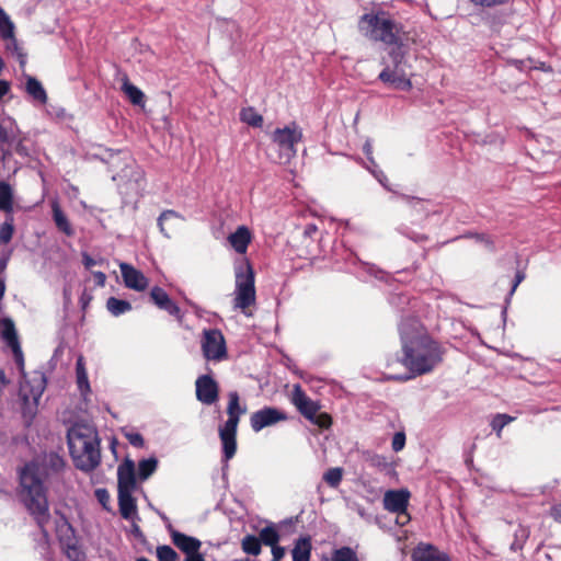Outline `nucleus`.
<instances>
[{
    "label": "nucleus",
    "mask_w": 561,
    "mask_h": 561,
    "mask_svg": "<svg viewBox=\"0 0 561 561\" xmlns=\"http://www.w3.org/2000/svg\"><path fill=\"white\" fill-rule=\"evenodd\" d=\"M65 468L64 457L49 451L26 461L18 470L22 502L43 529L50 519L48 490H58L64 482Z\"/></svg>",
    "instance_id": "1"
},
{
    "label": "nucleus",
    "mask_w": 561,
    "mask_h": 561,
    "mask_svg": "<svg viewBox=\"0 0 561 561\" xmlns=\"http://www.w3.org/2000/svg\"><path fill=\"white\" fill-rule=\"evenodd\" d=\"M402 356L398 360L410 371L404 375H392L391 380L407 381L431 371L442 362V350L437 342L423 334L421 323L414 316L402 317L399 325Z\"/></svg>",
    "instance_id": "2"
},
{
    "label": "nucleus",
    "mask_w": 561,
    "mask_h": 561,
    "mask_svg": "<svg viewBox=\"0 0 561 561\" xmlns=\"http://www.w3.org/2000/svg\"><path fill=\"white\" fill-rule=\"evenodd\" d=\"M358 30L367 38L391 47L405 42L403 24L385 10H377L359 16Z\"/></svg>",
    "instance_id": "3"
},
{
    "label": "nucleus",
    "mask_w": 561,
    "mask_h": 561,
    "mask_svg": "<svg viewBox=\"0 0 561 561\" xmlns=\"http://www.w3.org/2000/svg\"><path fill=\"white\" fill-rule=\"evenodd\" d=\"M247 412V405L240 404V396L237 391L228 393L227 414L228 420L219 427V437L222 445V479L227 482L229 460L237 451V430L241 415Z\"/></svg>",
    "instance_id": "4"
},
{
    "label": "nucleus",
    "mask_w": 561,
    "mask_h": 561,
    "mask_svg": "<svg viewBox=\"0 0 561 561\" xmlns=\"http://www.w3.org/2000/svg\"><path fill=\"white\" fill-rule=\"evenodd\" d=\"M407 49L408 47L404 42L391 46L388 50L390 62L386 64L382 61L385 68L378 75V80L382 83L390 84L401 91H410L412 89V72L411 65L407 58Z\"/></svg>",
    "instance_id": "5"
},
{
    "label": "nucleus",
    "mask_w": 561,
    "mask_h": 561,
    "mask_svg": "<svg viewBox=\"0 0 561 561\" xmlns=\"http://www.w3.org/2000/svg\"><path fill=\"white\" fill-rule=\"evenodd\" d=\"M234 308L245 310L255 302L254 271L249 260L240 259L234 262Z\"/></svg>",
    "instance_id": "6"
},
{
    "label": "nucleus",
    "mask_w": 561,
    "mask_h": 561,
    "mask_svg": "<svg viewBox=\"0 0 561 561\" xmlns=\"http://www.w3.org/2000/svg\"><path fill=\"white\" fill-rule=\"evenodd\" d=\"M45 388L46 377L43 373H38L32 379L25 380L20 387L22 415L27 424L33 421L37 413L39 399Z\"/></svg>",
    "instance_id": "7"
},
{
    "label": "nucleus",
    "mask_w": 561,
    "mask_h": 561,
    "mask_svg": "<svg viewBox=\"0 0 561 561\" xmlns=\"http://www.w3.org/2000/svg\"><path fill=\"white\" fill-rule=\"evenodd\" d=\"M100 437L96 438V443L89 440L76 448H69V454L72 458L75 467L85 473L92 472L101 463V449H100Z\"/></svg>",
    "instance_id": "8"
},
{
    "label": "nucleus",
    "mask_w": 561,
    "mask_h": 561,
    "mask_svg": "<svg viewBox=\"0 0 561 561\" xmlns=\"http://www.w3.org/2000/svg\"><path fill=\"white\" fill-rule=\"evenodd\" d=\"M271 139L289 160L297 153L296 145L302 140V130L296 123H291L283 128H276Z\"/></svg>",
    "instance_id": "9"
},
{
    "label": "nucleus",
    "mask_w": 561,
    "mask_h": 561,
    "mask_svg": "<svg viewBox=\"0 0 561 561\" xmlns=\"http://www.w3.org/2000/svg\"><path fill=\"white\" fill-rule=\"evenodd\" d=\"M203 355L208 360H221L227 356L224 334L218 329H206L202 339Z\"/></svg>",
    "instance_id": "10"
},
{
    "label": "nucleus",
    "mask_w": 561,
    "mask_h": 561,
    "mask_svg": "<svg viewBox=\"0 0 561 561\" xmlns=\"http://www.w3.org/2000/svg\"><path fill=\"white\" fill-rule=\"evenodd\" d=\"M99 433L96 427L85 421H77L67 428V444L68 448H76L89 440L96 443Z\"/></svg>",
    "instance_id": "11"
},
{
    "label": "nucleus",
    "mask_w": 561,
    "mask_h": 561,
    "mask_svg": "<svg viewBox=\"0 0 561 561\" xmlns=\"http://www.w3.org/2000/svg\"><path fill=\"white\" fill-rule=\"evenodd\" d=\"M18 126L11 117L0 119V164L4 169L8 160L12 158V148L16 141Z\"/></svg>",
    "instance_id": "12"
},
{
    "label": "nucleus",
    "mask_w": 561,
    "mask_h": 561,
    "mask_svg": "<svg viewBox=\"0 0 561 561\" xmlns=\"http://www.w3.org/2000/svg\"><path fill=\"white\" fill-rule=\"evenodd\" d=\"M410 500V492L407 489L389 490L383 496V507L388 512L398 514L399 518H404L401 525L410 520L408 514V505Z\"/></svg>",
    "instance_id": "13"
},
{
    "label": "nucleus",
    "mask_w": 561,
    "mask_h": 561,
    "mask_svg": "<svg viewBox=\"0 0 561 561\" xmlns=\"http://www.w3.org/2000/svg\"><path fill=\"white\" fill-rule=\"evenodd\" d=\"M287 420V414L277 408L264 407L252 413L250 424L254 432H260L264 427L272 426L280 421Z\"/></svg>",
    "instance_id": "14"
},
{
    "label": "nucleus",
    "mask_w": 561,
    "mask_h": 561,
    "mask_svg": "<svg viewBox=\"0 0 561 561\" xmlns=\"http://www.w3.org/2000/svg\"><path fill=\"white\" fill-rule=\"evenodd\" d=\"M0 336L5 344L12 350L16 364L23 367V353L19 343L14 322L11 318L0 319Z\"/></svg>",
    "instance_id": "15"
},
{
    "label": "nucleus",
    "mask_w": 561,
    "mask_h": 561,
    "mask_svg": "<svg viewBox=\"0 0 561 561\" xmlns=\"http://www.w3.org/2000/svg\"><path fill=\"white\" fill-rule=\"evenodd\" d=\"M196 398L203 404L211 405L218 400L219 386L210 375H201L195 381Z\"/></svg>",
    "instance_id": "16"
},
{
    "label": "nucleus",
    "mask_w": 561,
    "mask_h": 561,
    "mask_svg": "<svg viewBox=\"0 0 561 561\" xmlns=\"http://www.w3.org/2000/svg\"><path fill=\"white\" fill-rule=\"evenodd\" d=\"M150 299L160 310L168 312L178 320H182L183 314L180 307L170 298L169 294L162 287L153 286L150 289Z\"/></svg>",
    "instance_id": "17"
},
{
    "label": "nucleus",
    "mask_w": 561,
    "mask_h": 561,
    "mask_svg": "<svg viewBox=\"0 0 561 561\" xmlns=\"http://www.w3.org/2000/svg\"><path fill=\"white\" fill-rule=\"evenodd\" d=\"M119 268L124 284L127 288L136 291H142L147 288L148 279L142 272L128 263H121Z\"/></svg>",
    "instance_id": "18"
},
{
    "label": "nucleus",
    "mask_w": 561,
    "mask_h": 561,
    "mask_svg": "<svg viewBox=\"0 0 561 561\" xmlns=\"http://www.w3.org/2000/svg\"><path fill=\"white\" fill-rule=\"evenodd\" d=\"M293 402L298 409V411L309 421H313L317 412L319 411V404L312 401L307 394L301 390L300 386L297 385L295 387Z\"/></svg>",
    "instance_id": "19"
},
{
    "label": "nucleus",
    "mask_w": 561,
    "mask_h": 561,
    "mask_svg": "<svg viewBox=\"0 0 561 561\" xmlns=\"http://www.w3.org/2000/svg\"><path fill=\"white\" fill-rule=\"evenodd\" d=\"M118 491H134L136 488L135 462L126 458L117 468Z\"/></svg>",
    "instance_id": "20"
},
{
    "label": "nucleus",
    "mask_w": 561,
    "mask_h": 561,
    "mask_svg": "<svg viewBox=\"0 0 561 561\" xmlns=\"http://www.w3.org/2000/svg\"><path fill=\"white\" fill-rule=\"evenodd\" d=\"M411 559L412 561H450L447 553L430 543H419L412 551Z\"/></svg>",
    "instance_id": "21"
},
{
    "label": "nucleus",
    "mask_w": 561,
    "mask_h": 561,
    "mask_svg": "<svg viewBox=\"0 0 561 561\" xmlns=\"http://www.w3.org/2000/svg\"><path fill=\"white\" fill-rule=\"evenodd\" d=\"M172 542L186 554L199 551L202 542L195 537L188 536L175 529H170Z\"/></svg>",
    "instance_id": "22"
},
{
    "label": "nucleus",
    "mask_w": 561,
    "mask_h": 561,
    "mask_svg": "<svg viewBox=\"0 0 561 561\" xmlns=\"http://www.w3.org/2000/svg\"><path fill=\"white\" fill-rule=\"evenodd\" d=\"M133 491H118V507L122 517L126 520H139L136 500Z\"/></svg>",
    "instance_id": "23"
},
{
    "label": "nucleus",
    "mask_w": 561,
    "mask_h": 561,
    "mask_svg": "<svg viewBox=\"0 0 561 561\" xmlns=\"http://www.w3.org/2000/svg\"><path fill=\"white\" fill-rule=\"evenodd\" d=\"M51 207V217L54 224L58 231L62 232L67 237H72L75 234V229L72 228L69 219L60 207L58 199H53L50 202Z\"/></svg>",
    "instance_id": "24"
},
{
    "label": "nucleus",
    "mask_w": 561,
    "mask_h": 561,
    "mask_svg": "<svg viewBox=\"0 0 561 561\" xmlns=\"http://www.w3.org/2000/svg\"><path fill=\"white\" fill-rule=\"evenodd\" d=\"M230 245L239 254H244L251 242V232L248 227L239 226L234 232L228 237Z\"/></svg>",
    "instance_id": "25"
},
{
    "label": "nucleus",
    "mask_w": 561,
    "mask_h": 561,
    "mask_svg": "<svg viewBox=\"0 0 561 561\" xmlns=\"http://www.w3.org/2000/svg\"><path fill=\"white\" fill-rule=\"evenodd\" d=\"M25 92L28 94V96L32 98L34 102L39 104L47 103L48 96L46 90L44 89L42 82L33 76H25Z\"/></svg>",
    "instance_id": "26"
},
{
    "label": "nucleus",
    "mask_w": 561,
    "mask_h": 561,
    "mask_svg": "<svg viewBox=\"0 0 561 561\" xmlns=\"http://www.w3.org/2000/svg\"><path fill=\"white\" fill-rule=\"evenodd\" d=\"M121 89L126 94V96L128 98L129 102L133 105L141 106V107L145 106V103H146L145 93L138 87H136L135 84H133L129 81L127 75H124V77L122 79V88Z\"/></svg>",
    "instance_id": "27"
},
{
    "label": "nucleus",
    "mask_w": 561,
    "mask_h": 561,
    "mask_svg": "<svg viewBox=\"0 0 561 561\" xmlns=\"http://www.w3.org/2000/svg\"><path fill=\"white\" fill-rule=\"evenodd\" d=\"M311 538L309 536L299 537L295 541V546L291 550L294 561H310L311 557Z\"/></svg>",
    "instance_id": "28"
},
{
    "label": "nucleus",
    "mask_w": 561,
    "mask_h": 561,
    "mask_svg": "<svg viewBox=\"0 0 561 561\" xmlns=\"http://www.w3.org/2000/svg\"><path fill=\"white\" fill-rule=\"evenodd\" d=\"M46 113L50 119L58 124L69 125L73 121V115L61 105L48 104Z\"/></svg>",
    "instance_id": "29"
},
{
    "label": "nucleus",
    "mask_w": 561,
    "mask_h": 561,
    "mask_svg": "<svg viewBox=\"0 0 561 561\" xmlns=\"http://www.w3.org/2000/svg\"><path fill=\"white\" fill-rule=\"evenodd\" d=\"M77 385L80 393L85 397L91 391L88 373L84 366L83 357L79 356L76 362Z\"/></svg>",
    "instance_id": "30"
},
{
    "label": "nucleus",
    "mask_w": 561,
    "mask_h": 561,
    "mask_svg": "<svg viewBox=\"0 0 561 561\" xmlns=\"http://www.w3.org/2000/svg\"><path fill=\"white\" fill-rule=\"evenodd\" d=\"M0 210L5 211L7 215H12L13 211L12 190L4 181H0Z\"/></svg>",
    "instance_id": "31"
},
{
    "label": "nucleus",
    "mask_w": 561,
    "mask_h": 561,
    "mask_svg": "<svg viewBox=\"0 0 561 561\" xmlns=\"http://www.w3.org/2000/svg\"><path fill=\"white\" fill-rule=\"evenodd\" d=\"M106 308L112 316L119 317L130 311L133 307L128 300L110 297L106 300Z\"/></svg>",
    "instance_id": "32"
},
{
    "label": "nucleus",
    "mask_w": 561,
    "mask_h": 561,
    "mask_svg": "<svg viewBox=\"0 0 561 561\" xmlns=\"http://www.w3.org/2000/svg\"><path fill=\"white\" fill-rule=\"evenodd\" d=\"M158 468V459L154 456H151L146 459H141L138 462V478L141 481L147 480Z\"/></svg>",
    "instance_id": "33"
},
{
    "label": "nucleus",
    "mask_w": 561,
    "mask_h": 561,
    "mask_svg": "<svg viewBox=\"0 0 561 561\" xmlns=\"http://www.w3.org/2000/svg\"><path fill=\"white\" fill-rule=\"evenodd\" d=\"M240 121L252 127H261L263 125V116L259 114L254 107H243L240 111Z\"/></svg>",
    "instance_id": "34"
},
{
    "label": "nucleus",
    "mask_w": 561,
    "mask_h": 561,
    "mask_svg": "<svg viewBox=\"0 0 561 561\" xmlns=\"http://www.w3.org/2000/svg\"><path fill=\"white\" fill-rule=\"evenodd\" d=\"M369 465L385 472L387 476H392L396 472L394 466L383 455L375 454L369 458Z\"/></svg>",
    "instance_id": "35"
},
{
    "label": "nucleus",
    "mask_w": 561,
    "mask_h": 561,
    "mask_svg": "<svg viewBox=\"0 0 561 561\" xmlns=\"http://www.w3.org/2000/svg\"><path fill=\"white\" fill-rule=\"evenodd\" d=\"M408 205H410L416 213L427 216L430 214V201H425L419 197L409 196L404 194L399 195Z\"/></svg>",
    "instance_id": "36"
},
{
    "label": "nucleus",
    "mask_w": 561,
    "mask_h": 561,
    "mask_svg": "<svg viewBox=\"0 0 561 561\" xmlns=\"http://www.w3.org/2000/svg\"><path fill=\"white\" fill-rule=\"evenodd\" d=\"M259 538L261 540V543H264L265 546L274 547L279 540V534L276 529V527L271 524L264 528L259 534Z\"/></svg>",
    "instance_id": "37"
},
{
    "label": "nucleus",
    "mask_w": 561,
    "mask_h": 561,
    "mask_svg": "<svg viewBox=\"0 0 561 561\" xmlns=\"http://www.w3.org/2000/svg\"><path fill=\"white\" fill-rule=\"evenodd\" d=\"M242 550L252 556H259L262 549V543L259 537L254 535H247L242 539Z\"/></svg>",
    "instance_id": "38"
},
{
    "label": "nucleus",
    "mask_w": 561,
    "mask_h": 561,
    "mask_svg": "<svg viewBox=\"0 0 561 561\" xmlns=\"http://www.w3.org/2000/svg\"><path fill=\"white\" fill-rule=\"evenodd\" d=\"M13 216L7 215L4 222L0 226V245L7 244L12 240L14 232Z\"/></svg>",
    "instance_id": "39"
},
{
    "label": "nucleus",
    "mask_w": 561,
    "mask_h": 561,
    "mask_svg": "<svg viewBox=\"0 0 561 561\" xmlns=\"http://www.w3.org/2000/svg\"><path fill=\"white\" fill-rule=\"evenodd\" d=\"M5 39L8 41L5 45L7 50L16 56L21 66H24L26 62V54L23 53L22 48L19 46V43L14 37V32L12 33V36L7 37Z\"/></svg>",
    "instance_id": "40"
},
{
    "label": "nucleus",
    "mask_w": 561,
    "mask_h": 561,
    "mask_svg": "<svg viewBox=\"0 0 561 561\" xmlns=\"http://www.w3.org/2000/svg\"><path fill=\"white\" fill-rule=\"evenodd\" d=\"M515 420L514 416H511L508 414H505V413H497L493 416L490 425L492 427V430L496 433V436L497 437H501V432L502 430L507 425L510 424L511 422H513Z\"/></svg>",
    "instance_id": "41"
},
{
    "label": "nucleus",
    "mask_w": 561,
    "mask_h": 561,
    "mask_svg": "<svg viewBox=\"0 0 561 561\" xmlns=\"http://www.w3.org/2000/svg\"><path fill=\"white\" fill-rule=\"evenodd\" d=\"M171 219H183L182 216L176 213L175 210L173 209H167V210H163L160 216L158 217L157 219V226L160 230V232L165 237V238H170V234L167 232L165 230V227H164V222L165 221H169Z\"/></svg>",
    "instance_id": "42"
},
{
    "label": "nucleus",
    "mask_w": 561,
    "mask_h": 561,
    "mask_svg": "<svg viewBox=\"0 0 561 561\" xmlns=\"http://www.w3.org/2000/svg\"><path fill=\"white\" fill-rule=\"evenodd\" d=\"M343 478V469L340 467L330 468L323 474V480L331 486L337 488Z\"/></svg>",
    "instance_id": "43"
},
{
    "label": "nucleus",
    "mask_w": 561,
    "mask_h": 561,
    "mask_svg": "<svg viewBox=\"0 0 561 561\" xmlns=\"http://www.w3.org/2000/svg\"><path fill=\"white\" fill-rule=\"evenodd\" d=\"M14 32V25L11 22L8 14L0 9V34L2 38H7L12 36V33Z\"/></svg>",
    "instance_id": "44"
},
{
    "label": "nucleus",
    "mask_w": 561,
    "mask_h": 561,
    "mask_svg": "<svg viewBox=\"0 0 561 561\" xmlns=\"http://www.w3.org/2000/svg\"><path fill=\"white\" fill-rule=\"evenodd\" d=\"M157 558L159 561H179L176 551L167 545L157 548Z\"/></svg>",
    "instance_id": "45"
},
{
    "label": "nucleus",
    "mask_w": 561,
    "mask_h": 561,
    "mask_svg": "<svg viewBox=\"0 0 561 561\" xmlns=\"http://www.w3.org/2000/svg\"><path fill=\"white\" fill-rule=\"evenodd\" d=\"M529 536V533L526 528H523V527H519L516 531H515V538H514V541L512 542L511 545V550L513 551H519L523 549L524 547V543L526 542L527 538Z\"/></svg>",
    "instance_id": "46"
},
{
    "label": "nucleus",
    "mask_w": 561,
    "mask_h": 561,
    "mask_svg": "<svg viewBox=\"0 0 561 561\" xmlns=\"http://www.w3.org/2000/svg\"><path fill=\"white\" fill-rule=\"evenodd\" d=\"M365 168L371 173V175L380 183V185H382V187H385L387 191H392L388 184V178L387 175L383 173L382 170L379 169V167L377 165L374 167L371 165L370 163L369 164H365Z\"/></svg>",
    "instance_id": "47"
},
{
    "label": "nucleus",
    "mask_w": 561,
    "mask_h": 561,
    "mask_svg": "<svg viewBox=\"0 0 561 561\" xmlns=\"http://www.w3.org/2000/svg\"><path fill=\"white\" fill-rule=\"evenodd\" d=\"M332 561H358V559L350 547H342L334 552Z\"/></svg>",
    "instance_id": "48"
},
{
    "label": "nucleus",
    "mask_w": 561,
    "mask_h": 561,
    "mask_svg": "<svg viewBox=\"0 0 561 561\" xmlns=\"http://www.w3.org/2000/svg\"><path fill=\"white\" fill-rule=\"evenodd\" d=\"M389 304L393 306L394 308H398L401 311L405 310V306L410 304L409 296L398 293V294H391L389 297Z\"/></svg>",
    "instance_id": "49"
},
{
    "label": "nucleus",
    "mask_w": 561,
    "mask_h": 561,
    "mask_svg": "<svg viewBox=\"0 0 561 561\" xmlns=\"http://www.w3.org/2000/svg\"><path fill=\"white\" fill-rule=\"evenodd\" d=\"M461 238H472L479 243H483L491 251L494 250V241L486 233L469 232L463 234Z\"/></svg>",
    "instance_id": "50"
},
{
    "label": "nucleus",
    "mask_w": 561,
    "mask_h": 561,
    "mask_svg": "<svg viewBox=\"0 0 561 561\" xmlns=\"http://www.w3.org/2000/svg\"><path fill=\"white\" fill-rule=\"evenodd\" d=\"M407 436L403 431L394 433L391 442L392 450L396 453L401 451L405 446Z\"/></svg>",
    "instance_id": "51"
},
{
    "label": "nucleus",
    "mask_w": 561,
    "mask_h": 561,
    "mask_svg": "<svg viewBox=\"0 0 561 561\" xmlns=\"http://www.w3.org/2000/svg\"><path fill=\"white\" fill-rule=\"evenodd\" d=\"M526 275L523 271H517L516 274H515V277H514V280H513V284H512V287H511V290L508 291L506 298H505V304L508 305L516 288L518 287V285L525 279Z\"/></svg>",
    "instance_id": "52"
},
{
    "label": "nucleus",
    "mask_w": 561,
    "mask_h": 561,
    "mask_svg": "<svg viewBox=\"0 0 561 561\" xmlns=\"http://www.w3.org/2000/svg\"><path fill=\"white\" fill-rule=\"evenodd\" d=\"M476 7L493 8L507 4L511 0H469Z\"/></svg>",
    "instance_id": "53"
},
{
    "label": "nucleus",
    "mask_w": 561,
    "mask_h": 561,
    "mask_svg": "<svg viewBox=\"0 0 561 561\" xmlns=\"http://www.w3.org/2000/svg\"><path fill=\"white\" fill-rule=\"evenodd\" d=\"M66 556L71 561H81L83 553L77 545H68L66 549Z\"/></svg>",
    "instance_id": "54"
},
{
    "label": "nucleus",
    "mask_w": 561,
    "mask_h": 561,
    "mask_svg": "<svg viewBox=\"0 0 561 561\" xmlns=\"http://www.w3.org/2000/svg\"><path fill=\"white\" fill-rule=\"evenodd\" d=\"M399 232L405 236L407 238L413 240L414 242H423L427 239L425 234L414 232L410 230L408 227H400Z\"/></svg>",
    "instance_id": "55"
},
{
    "label": "nucleus",
    "mask_w": 561,
    "mask_h": 561,
    "mask_svg": "<svg viewBox=\"0 0 561 561\" xmlns=\"http://www.w3.org/2000/svg\"><path fill=\"white\" fill-rule=\"evenodd\" d=\"M311 422L321 428H328V427H330L332 420L329 414L317 412L314 420Z\"/></svg>",
    "instance_id": "56"
},
{
    "label": "nucleus",
    "mask_w": 561,
    "mask_h": 561,
    "mask_svg": "<svg viewBox=\"0 0 561 561\" xmlns=\"http://www.w3.org/2000/svg\"><path fill=\"white\" fill-rule=\"evenodd\" d=\"M95 497L99 501V503L108 511V503H110V494L106 489L100 488L95 490Z\"/></svg>",
    "instance_id": "57"
},
{
    "label": "nucleus",
    "mask_w": 561,
    "mask_h": 561,
    "mask_svg": "<svg viewBox=\"0 0 561 561\" xmlns=\"http://www.w3.org/2000/svg\"><path fill=\"white\" fill-rule=\"evenodd\" d=\"M126 438L134 447L141 448L145 445V439L139 433H128L126 434Z\"/></svg>",
    "instance_id": "58"
},
{
    "label": "nucleus",
    "mask_w": 561,
    "mask_h": 561,
    "mask_svg": "<svg viewBox=\"0 0 561 561\" xmlns=\"http://www.w3.org/2000/svg\"><path fill=\"white\" fill-rule=\"evenodd\" d=\"M363 151H364V153L366 154L368 162H369L371 165H374V167H376V168H377V163H376V161H375V159H374V157H373V145H371V141H370L369 139H367V140L365 141V144H364V146H363Z\"/></svg>",
    "instance_id": "59"
},
{
    "label": "nucleus",
    "mask_w": 561,
    "mask_h": 561,
    "mask_svg": "<svg viewBox=\"0 0 561 561\" xmlns=\"http://www.w3.org/2000/svg\"><path fill=\"white\" fill-rule=\"evenodd\" d=\"M286 553L284 547L278 546L277 543L272 547V561H280Z\"/></svg>",
    "instance_id": "60"
},
{
    "label": "nucleus",
    "mask_w": 561,
    "mask_h": 561,
    "mask_svg": "<svg viewBox=\"0 0 561 561\" xmlns=\"http://www.w3.org/2000/svg\"><path fill=\"white\" fill-rule=\"evenodd\" d=\"M92 274H93L95 285L99 287H103L106 282V275L101 271L93 272Z\"/></svg>",
    "instance_id": "61"
},
{
    "label": "nucleus",
    "mask_w": 561,
    "mask_h": 561,
    "mask_svg": "<svg viewBox=\"0 0 561 561\" xmlns=\"http://www.w3.org/2000/svg\"><path fill=\"white\" fill-rule=\"evenodd\" d=\"M10 260V253H2L0 256V277H4V271Z\"/></svg>",
    "instance_id": "62"
},
{
    "label": "nucleus",
    "mask_w": 561,
    "mask_h": 561,
    "mask_svg": "<svg viewBox=\"0 0 561 561\" xmlns=\"http://www.w3.org/2000/svg\"><path fill=\"white\" fill-rule=\"evenodd\" d=\"M82 263L87 270H90L98 264L96 260H94L88 253L82 254Z\"/></svg>",
    "instance_id": "63"
},
{
    "label": "nucleus",
    "mask_w": 561,
    "mask_h": 561,
    "mask_svg": "<svg viewBox=\"0 0 561 561\" xmlns=\"http://www.w3.org/2000/svg\"><path fill=\"white\" fill-rule=\"evenodd\" d=\"M184 561H205L204 557L199 551L185 556Z\"/></svg>",
    "instance_id": "64"
}]
</instances>
